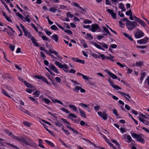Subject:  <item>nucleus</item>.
Returning <instances> with one entry per match:
<instances>
[{"label": "nucleus", "instance_id": "1", "mask_svg": "<svg viewBox=\"0 0 149 149\" xmlns=\"http://www.w3.org/2000/svg\"><path fill=\"white\" fill-rule=\"evenodd\" d=\"M126 25L128 29L130 30H132L136 27L139 25L135 21H128V22L126 24Z\"/></svg>", "mask_w": 149, "mask_h": 149}, {"label": "nucleus", "instance_id": "2", "mask_svg": "<svg viewBox=\"0 0 149 149\" xmlns=\"http://www.w3.org/2000/svg\"><path fill=\"white\" fill-rule=\"evenodd\" d=\"M55 64L60 68H63V71L67 72H68V67L66 64H62L58 61H55Z\"/></svg>", "mask_w": 149, "mask_h": 149}, {"label": "nucleus", "instance_id": "3", "mask_svg": "<svg viewBox=\"0 0 149 149\" xmlns=\"http://www.w3.org/2000/svg\"><path fill=\"white\" fill-rule=\"evenodd\" d=\"M25 144L26 145L35 148H37L38 146L37 144L33 141L30 139L26 138Z\"/></svg>", "mask_w": 149, "mask_h": 149}, {"label": "nucleus", "instance_id": "4", "mask_svg": "<svg viewBox=\"0 0 149 149\" xmlns=\"http://www.w3.org/2000/svg\"><path fill=\"white\" fill-rule=\"evenodd\" d=\"M144 33L141 30H138L135 33V36L136 38H139L144 36Z\"/></svg>", "mask_w": 149, "mask_h": 149}, {"label": "nucleus", "instance_id": "5", "mask_svg": "<svg viewBox=\"0 0 149 149\" xmlns=\"http://www.w3.org/2000/svg\"><path fill=\"white\" fill-rule=\"evenodd\" d=\"M97 114L104 120H106L108 116L105 112L102 113V112L99 111L97 112Z\"/></svg>", "mask_w": 149, "mask_h": 149}, {"label": "nucleus", "instance_id": "6", "mask_svg": "<svg viewBox=\"0 0 149 149\" xmlns=\"http://www.w3.org/2000/svg\"><path fill=\"white\" fill-rule=\"evenodd\" d=\"M143 136L144 137V136L142 134H138L136 139V140L137 141L140 142L142 143H144V140L143 138Z\"/></svg>", "mask_w": 149, "mask_h": 149}, {"label": "nucleus", "instance_id": "7", "mask_svg": "<svg viewBox=\"0 0 149 149\" xmlns=\"http://www.w3.org/2000/svg\"><path fill=\"white\" fill-rule=\"evenodd\" d=\"M149 38L147 37H145L144 38L139 40L137 41V42L140 44H145L147 42V40Z\"/></svg>", "mask_w": 149, "mask_h": 149}, {"label": "nucleus", "instance_id": "8", "mask_svg": "<svg viewBox=\"0 0 149 149\" xmlns=\"http://www.w3.org/2000/svg\"><path fill=\"white\" fill-rule=\"evenodd\" d=\"M49 51L51 53L54 54L58 58L60 59H62V58L61 56L58 54V52L54 50L53 49V50H52L50 48L49 49Z\"/></svg>", "mask_w": 149, "mask_h": 149}, {"label": "nucleus", "instance_id": "9", "mask_svg": "<svg viewBox=\"0 0 149 149\" xmlns=\"http://www.w3.org/2000/svg\"><path fill=\"white\" fill-rule=\"evenodd\" d=\"M100 29V28L97 24H94L91 25V30L93 32H94L97 29Z\"/></svg>", "mask_w": 149, "mask_h": 149}, {"label": "nucleus", "instance_id": "10", "mask_svg": "<svg viewBox=\"0 0 149 149\" xmlns=\"http://www.w3.org/2000/svg\"><path fill=\"white\" fill-rule=\"evenodd\" d=\"M107 11L111 15L113 19H115L116 18V14L113 12V10L109 9L107 10Z\"/></svg>", "mask_w": 149, "mask_h": 149}, {"label": "nucleus", "instance_id": "11", "mask_svg": "<svg viewBox=\"0 0 149 149\" xmlns=\"http://www.w3.org/2000/svg\"><path fill=\"white\" fill-rule=\"evenodd\" d=\"M26 137H20L18 138V140L19 142L21 143L22 144L25 143L26 142Z\"/></svg>", "mask_w": 149, "mask_h": 149}, {"label": "nucleus", "instance_id": "12", "mask_svg": "<svg viewBox=\"0 0 149 149\" xmlns=\"http://www.w3.org/2000/svg\"><path fill=\"white\" fill-rule=\"evenodd\" d=\"M69 107L75 111L76 113H78L79 112L78 110L77 107L74 105L72 104H70L69 105Z\"/></svg>", "mask_w": 149, "mask_h": 149}, {"label": "nucleus", "instance_id": "13", "mask_svg": "<svg viewBox=\"0 0 149 149\" xmlns=\"http://www.w3.org/2000/svg\"><path fill=\"white\" fill-rule=\"evenodd\" d=\"M49 67L51 70L54 71L56 73H59L57 69L56 68L55 66L53 65L52 64H51L49 65Z\"/></svg>", "mask_w": 149, "mask_h": 149}, {"label": "nucleus", "instance_id": "14", "mask_svg": "<svg viewBox=\"0 0 149 149\" xmlns=\"http://www.w3.org/2000/svg\"><path fill=\"white\" fill-rule=\"evenodd\" d=\"M72 59L77 62L81 63L82 64H84L85 63L84 61L78 59L77 58H72Z\"/></svg>", "mask_w": 149, "mask_h": 149}, {"label": "nucleus", "instance_id": "15", "mask_svg": "<svg viewBox=\"0 0 149 149\" xmlns=\"http://www.w3.org/2000/svg\"><path fill=\"white\" fill-rule=\"evenodd\" d=\"M107 73L113 79H117V77L115 74L109 71H107Z\"/></svg>", "mask_w": 149, "mask_h": 149}, {"label": "nucleus", "instance_id": "16", "mask_svg": "<svg viewBox=\"0 0 149 149\" xmlns=\"http://www.w3.org/2000/svg\"><path fill=\"white\" fill-rule=\"evenodd\" d=\"M51 38L53 39L56 42L58 41V35L56 34H54L51 36Z\"/></svg>", "mask_w": 149, "mask_h": 149}, {"label": "nucleus", "instance_id": "17", "mask_svg": "<svg viewBox=\"0 0 149 149\" xmlns=\"http://www.w3.org/2000/svg\"><path fill=\"white\" fill-rule=\"evenodd\" d=\"M92 44L93 45H94L95 47H96L97 48L102 50H104V49L102 48L101 46L98 44H97L96 43L93 42H92Z\"/></svg>", "mask_w": 149, "mask_h": 149}, {"label": "nucleus", "instance_id": "18", "mask_svg": "<svg viewBox=\"0 0 149 149\" xmlns=\"http://www.w3.org/2000/svg\"><path fill=\"white\" fill-rule=\"evenodd\" d=\"M79 110L81 116L84 118H86V115L84 111L79 108Z\"/></svg>", "mask_w": 149, "mask_h": 149}, {"label": "nucleus", "instance_id": "19", "mask_svg": "<svg viewBox=\"0 0 149 149\" xmlns=\"http://www.w3.org/2000/svg\"><path fill=\"white\" fill-rule=\"evenodd\" d=\"M119 5V8L122 10V12L125 11L126 10V9L125 8L123 3H120Z\"/></svg>", "mask_w": 149, "mask_h": 149}, {"label": "nucleus", "instance_id": "20", "mask_svg": "<svg viewBox=\"0 0 149 149\" xmlns=\"http://www.w3.org/2000/svg\"><path fill=\"white\" fill-rule=\"evenodd\" d=\"M38 141L39 143L38 144V146H39L42 148H44L45 147L42 144V140L41 139H39L38 140Z\"/></svg>", "mask_w": 149, "mask_h": 149}, {"label": "nucleus", "instance_id": "21", "mask_svg": "<svg viewBox=\"0 0 149 149\" xmlns=\"http://www.w3.org/2000/svg\"><path fill=\"white\" fill-rule=\"evenodd\" d=\"M45 142L47 143L49 145L51 146L52 147H55V145L51 141L48 140H46L45 141Z\"/></svg>", "mask_w": 149, "mask_h": 149}, {"label": "nucleus", "instance_id": "22", "mask_svg": "<svg viewBox=\"0 0 149 149\" xmlns=\"http://www.w3.org/2000/svg\"><path fill=\"white\" fill-rule=\"evenodd\" d=\"M123 35L126 38H128L129 40L131 41H133V39L128 34L125 33H123Z\"/></svg>", "mask_w": 149, "mask_h": 149}, {"label": "nucleus", "instance_id": "23", "mask_svg": "<svg viewBox=\"0 0 149 149\" xmlns=\"http://www.w3.org/2000/svg\"><path fill=\"white\" fill-rule=\"evenodd\" d=\"M80 89H81V87L79 86H76L73 89V90L76 92L78 93Z\"/></svg>", "mask_w": 149, "mask_h": 149}, {"label": "nucleus", "instance_id": "24", "mask_svg": "<svg viewBox=\"0 0 149 149\" xmlns=\"http://www.w3.org/2000/svg\"><path fill=\"white\" fill-rule=\"evenodd\" d=\"M5 144L9 146L10 147H13L16 149H19V148L18 147H17L16 146H14L13 144H10L9 143L6 142L5 143Z\"/></svg>", "mask_w": 149, "mask_h": 149}, {"label": "nucleus", "instance_id": "25", "mask_svg": "<svg viewBox=\"0 0 149 149\" xmlns=\"http://www.w3.org/2000/svg\"><path fill=\"white\" fill-rule=\"evenodd\" d=\"M98 43L100 45H101L102 47L105 48V49L108 48V46L107 44H105L104 43H102L100 42H98Z\"/></svg>", "mask_w": 149, "mask_h": 149}, {"label": "nucleus", "instance_id": "26", "mask_svg": "<svg viewBox=\"0 0 149 149\" xmlns=\"http://www.w3.org/2000/svg\"><path fill=\"white\" fill-rule=\"evenodd\" d=\"M56 120L57 121V122H54V123H55V125L56 126H57L58 127H61V126H62L63 125L59 121H58L57 120V119H56Z\"/></svg>", "mask_w": 149, "mask_h": 149}, {"label": "nucleus", "instance_id": "27", "mask_svg": "<svg viewBox=\"0 0 149 149\" xmlns=\"http://www.w3.org/2000/svg\"><path fill=\"white\" fill-rule=\"evenodd\" d=\"M109 56H107L106 58L111 61H114V60L113 59L114 57L112 56L110 54H109Z\"/></svg>", "mask_w": 149, "mask_h": 149}, {"label": "nucleus", "instance_id": "28", "mask_svg": "<svg viewBox=\"0 0 149 149\" xmlns=\"http://www.w3.org/2000/svg\"><path fill=\"white\" fill-rule=\"evenodd\" d=\"M81 44L84 47V48H86L88 46L86 44L84 40H82L81 42Z\"/></svg>", "mask_w": 149, "mask_h": 149}, {"label": "nucleus", "instance_id": "29", "mask_svg": "<svg viewBox=\"0 0 149 149\" xmlns=\"http://www.w3.org/2000/svg\"><path fill=\"white\" fill-rule=\"evenodd\" d=\"M24 83L25 85L28 87V88H32L33 86H32L31 84H29V83L27 82L26 81H24Z\"/></svg>", "mask_w": 149, "mask_h": 149}, {"label": "nucleus", "instance_id": "30", "mask_svg": "<svg viewBox=\"0 0 149 149\" xmlns=\"http://www.w3.org/2000/svg\"><path fill=\"white\" fill-rule=\"evenodd\" d=\"M57 9L54 7H52L49 9V11L53 13L57 11Z\"/></svg>", "mask_w": 149, "mask_h": 149}, {"label": "nucleus", "instance_id": "31", "mask_svg": "<svg viewBox=\"0 0 149 149\" xmlns=\"http://www.w3.org/2000/svg\"><path fill=\"white\" fill-rule=\"evenodd\" d=\"M2 93L4 94V95H6V96L8 97H9L10 98L11 97L9 95H8V93L7 92H6L5 90H2Z\"/></svg>", "mask_w": 149, "mask_h": 149}, {"label": "nucleus", "instance_id": "32", "mask_svg": "<svg viewBox=\"0 0 149 149\" xmlns=\"http://www.w3.org/2000/svg\"><path fill=\"white\" fill-rule=\"evenodd\" d=\"M16 14L19 17V18L21 19H23L24 18V17L23 16L18 12L17 13H16Z\"/></svg>", "mask_w": 149, "mask_h": 149}, {"label": "nucleus", "instance_id": "33", "mask_svg": "<svg viewBox=\"0 0 149 149\" xmlns=\"http://www.w3.org/2000/svg\"><path fill=\"white\" fill-rule=\"evenodd\" d=\"M30 16L29 15H26L25 17V19L26 20V21L28 22V23H30Z\"/></svg>", "mask_w": 149, "mask_h": 149}, {"label": "nucleus", "instance_id": "34", "mask_svg": "<svg viewBox=\"0 0 149 149\" xmlns=\"http://www.w3.org/2000/svg\"><path fill=\"white\" fill-rule=\"evenodd\" d=\"M143 65V63L142 61L136 62V65L139 67Z\"/></svg>", "mask_w": 149, "mask_h": 149}, {"label": "nucleus", "instance_id": "35", "mask_svg": "<svg viewBox=\"0 0 149 149\" xmlns=\"http://www.w3.org/2000/svg\"><path fill=\"white\" fill-rule=\"evenodd\" d=\"M67 17H70V18H72L74 17V15L70 12H68L66 14Z\"/></svg>", "mask_w": 149, "mask_h": 149}, {"label": "nucleus", "instance_id": "36", "mask_svg": "<svg viewBox=\"0 0 149 149\" xmlns=\"http://www.w3.org/2000/svg\"><path fill=\"white\" fill-rule=\"evenodd\" d=\"M143 26L145 27L146 25V23L140 19L138 21Z\"/></svg>", "mask_w": 149, "mask_h": 149}, {"label": "nucleus", "instance_id": "37", "mask_svg": "<svg viewBox=\"0 0 149 149\" xmlns=\"http://www.w3.org/2000/svg\"><path fill=\"white\" fill-rule=\"evenodd\" d=\"M61 109L67 113H70V112L69 111L64 108H62Z\"/></svg>", "mask_w": 149, "mask_h": 149}, {"label": "nucleus", "instance_id": "38", "mask_svg": "<svg viewBox=\"0 0 149 149\" xmlns=\"http://www.w3.org/2000/svg\"><path fill=\"white\" fill-rule=\"evenodd\" d=\"M44 31L45 32L46 34L48 36H49L52 34V32L50 31H48V29H45Z\"/></svg>", "mask_w": 149, "mask_h": 149}, {"label": "nucleus", "instance_id": "39", "mask_svg": "<svg viewBox=\"0 0 149 149\" xmlns=\"http://www.w3.org/2000/svg\"><path fill=\"white\" fill-rule=\"evenodd\" d=\"M61 119L62 120L63 123H65L68 125H70V123L68 122L66 119L63 118H61Z\"/></svg>", "mask_w": 149, "mask_h": 149}, {"label": "nucleus", "instance_id": "40", "mask_svg": "<svg viewBox=\"0 0 149 149\" xmlns=\"http://www.w3.org/2000/svg\"><path fill=\"white\" fill-rule=\"evenodd\" d=\"M91 55L94 57L96 58H100V55H99L97 54H91Z\"/></svg>", "mask_w": 149, "mask_h": 149}, {"label": "nucleus", "instance_id": "41", "mask_svg": "<svg viewBox=\"0 0 149 149\" xmlns=\"http://www.w3.org/2000/svg\"><path fill=\"white\" fill-rule=\"evenodd\" d=\"M51 28L53 30H58V28L55 25H53L51 27Z\"/></svg>", "mask_w": 149, "mask_h": 149}, {"label": "nucleus", "instance_id": "42", "mask_svg": "<svg viewBox=\"0 0 149 149\" xmlns=\"http://www.w3.org/2000/svg\"><path fill=\"white\" fill-rule=\"evenodd\" d=\"M82 77L84 79L86 80H89V79H92L91 78L89 77L88 76H86L84 75H83Z\"/></svg>", "mask_w": 149, "mask_h": 149}, {"label": "nucleus", "instance_id": "43", "mask_svg": "<svg viewBox=\"0 0 149 149\" xmlns=\"http://www.w3.org/2000/svg\"><path fill=\"white\" fill-rule=\"evenodd\" d=\"M65 32H66L69 35H71L72 34V32L70 30H64Z\"/></svg>", "mask_w": 149, "mask_h": 149}, {"label": "nucleus", "instance_id": "44", "mask_svg": "<svg viewBox=\"0 0 149 149\" xmlns=\"http://www.w3.org/2000/svg\"><path fill=\"white\" fill-rule=\"evenodd\" d=\"M40 92L39 91H35L33 93L34 95L35 96V97H38L39 95V93Z\"/></svg>", "mask_w": 149, "mask_h": 149}, {"label": "nucleus", "instance_id": "45", "mask_svg": "<svg viewBox=\"0 0 149 149\" xmlns=\"http://www.w3.org/2000/svg\"><path fill=\"white\" fill-rule=\"evenodd\" d=\"M138 134H137L136 133H131V135L132 136L136 139L138 135Z\"/></svg>", "mask_w": 149, "mask_h": 149}, {"label": "nucleus", "instance_id": "46", "mask_svg": "<svg viewBox=\"0 0 149 149\" xmlns=\"http://www.w3.org/2000/svg\"><path fill=\"white\" fill-rule=\"evenodd\" d=\"M103 29L107 33H108L109 35H111V33H110L109 31V30L105 27H103Z\"/></svg>", "mask_w": 149, "mask_h": 149}, {"label": "nucleus", "instance_id": "47", "mask_svg": "<svg viewBox=\"0 0 149 149\" xmlns=\"http://www.w3.org/2000/svg\"><path fill=\"white\" fill-rule=\"evenodd\" d=\"M99 54H100V57H101L102 60H104L105 58H106L107 56H105L104 54L100 53H99Z\"/></svg>", "mask_w": 149, "mask_h": 149}, {"label": "nucleus", "instance_id": "48", "mask_svg": "<svg viewBox=\"0 0 149 149\" xmlns=\"http://www.w3.org/2000/svg\"><path fill=\"white\" fill-rule=\"evenodd\" d=\"M118 93H120L121 95L123 96H125V95L127 96L128 97L129 94L127 93H125L123 92H120L119 91H118Z\"/></svg>", "mask_w": 149, "mask_h": 149}, {"label": "nucleus", "instance_id": "49", "mask_svg": "<svg viewBox=\"0 0 149 149\" xmlns=\"http://www.w3.org/2000/svg\"><path fill=\"white\" fill-rule=\"evenodd\" d=\"M79 105L81 106L82 107L84 108L87 107L88 106L87 104L83 103H81L79 104Z\"/></svg>", "mask_w": 149, "mask_h": 149}, {"label": "nucleus", "instance_id": "50", "mask_svg": "<svg viewBox=\"0 0 149 149\" xmlns=\"http://www.w3.org/2000/svg\"><path fill=\"white\" fill-rule=\"evenodd\" d=\"M127 138L129 141L128 143H130L132 141V139L130 135H128L127 136Z\"/></svg>", "mask_w": 149, "mask_h": 149}, {"label": "nucleus", "instance_id": "51", "mask_svg": "<svg viewBox=\"0 0 149 149\" xmlns=\"http://www.w3.org/2000/svg\"><path fill=\"white\" fill-rule=\"evenodd\" d=\"M29 98L32 101L34 102L35 103H37L38 102L37 101L35 100V99L33 97H29Z\"/></svg>", "mask_w": 149, "mask_h": 149}, {"label": "nucleus", "instance_id": "52", "mask_svg": "<svg viewBox=\"0 0 149 149\" xmlns=\"http://www.w3.org/2000/svg\"><path fill=\"white\" fill-rule=\"evenodd\" d=\"M84 23L85 24H90L91 23V22L89 19H85L84 21Z\"/></svg>", "mask_w": 149, "mask_h": 149}, {"label": "nucleus", "instance_id": "53", "mask_svg": "<svg viewBox=\"0 0 149 149\" xmlns=\"http://www.w3.org/2000/svg\"><path fill=\"white\" fill-rule=\"evenodd\" d=\"M31 26L33 28L35 29V30H36V32H38V30L37 27H36V26L34 24H33V23H31Z\"/></svg>", "mask_w": 149, "mask_h": 149}, {"label": "nucleus", "instance_id": "54", "mask_svg": "<svg viewBox=\"0 0 149 149\" xmlns=\"http://www.w3.org/2000/svg\"><path fill=\"white\" fill-rule=\"evenodd\" d=\"M11 137H12L13 139H15L16 140H18V138L17 137L14 135L12 133L11 134V135H10Z\"/></svg>", "mask_w": 149, "mask_h": 149}, {"label": "nucleus", "instance_id": "55", "mask_svg": "<svg viewBox=\"0 0 149 149\" xmlns=\"http://www.w3.org/2000/svg\"><path fill=\"white\" fill-rule=\"evenodd\" d=\"M56 81L58 83H60L61 81V79L58 77H56L55 78Z\"/></svg>", "mask_w": 149, "mask_h": 149}, {"label": "nucleus", "instance_id": "56", "mask_svg": "<svg viewBox=\"0 0 149 149\" xmlns=\"http://www.w3.org/2000/svg\"><path fill=\"white\" fill-rule=\"evenodd\" d=\"M108 81L110 84V85L113 88V86H115V85H114V83L111 81L110 78H109V79Z\"/></svg>", "mask_w": 149, "mask_h": 149}, {"label": "nucleus", "instance_id": "57", "mask_svg": "<svg viewBox=\"0 0 149 149\" xmlns=\"http://www.w3.org/2000/svg\"><path fill=\"white\" fill-rule=\"evenodd\" d=\"M128 97L127 96L125 95V96H124L125 97L126 99V100H127L128 101H130L131 100V97L130 95L129 94Z\"/></svg>", "mask_w": 149, "mask_h": 149}, {"label": "nucleus", "instance_id": "58", "mask_svg": "<svg viewBox=\"0 0 149 149\" xmlns=\"http://www.w3.org/2000/svg\"><path fill=\"white\" fill-rule=\"evenodd\" d=\"M23 124L24 125H25L28 127H30L31 125L27 121H24L23 123Z\"/></svg>", "mask_w": 149, "mask_h": 149}, {"label": "nucleus", "instance_id": "59", "mask_svg": "<svg viewBox=\"0 0 149 149\" xmlns=\"http://www.w3.org/2000/svg\"><path fill=\"white\" fill-rule=\"evenodd\" d=\"M113 88L116 90L121 89V88L117 85H115V86H113Z\"/></svg>", "mask_w": 149, "mask_h": 149}, {"label": "nucleus", "instance_id": "60", "mask_svg": "<svg viewBox=\"0 0 149 149\" xmlns=\"http://www.w3.org/2000/svg\"><path fill=\"white\" fill-rule=\"evenodd\" d=\"M136 47L137 48H140L141 49H143L147 47L146 46H139V45H137L136 46Z\"/></svg>", "mask_w": 149, "mask_h": 149}, {"label": "nucleus", "instance_id": "61", "mask_svg": "<svg viewBox=\"0 0 149 149\" xmlns=\"http://www.w3.org/2000/svg\"><path fill=\"white\" fill-rule=\"evenodd\" d=\"M35 77L41 80L42 79V78L43 77V76H39V75H35Z\"/></svg>", "mask_w": 149, "mask_h": 149}, {"label": "nucleus", "instance_id": "62", "mask_svg": "<svg viewBox=\"0 0 149 149\" xmlns=\"http://www.w3.org/2000/svg\"><path fill=\"white\" fill-rule=\"evenodd\" d=\"M64 27H65L66 28L68 29H70V27L68 24L66 23H64Z\"/></svg>", "mask_w": 149, "mask_h": 149}, {"label": "nucleus", "instance_id": "63", "mask_svg": "<svg viewBox=\"0 0 149 149\" xmlns=\"http://www.w3.org/2000/svg\"><path fill=\"white\" fill-rule=\"evenodd\" d=\"M113 113L116 116H118V113L117 110L115 109H113Z\"/></svg>", "mask_w": 149, "mask_h": 149}, {"label": "nucleus", "instance_id": "64", "mask_svg": "<svg viewBox=\"0 0 149 149\" xmlns=\"http://www.w3.org/2000/svg\"><path fill=\"white\" fill-rule=\"evenodd\" d=\"M132 14L131 10H129L127 11L126 13V14L127 15H131Z\"/></svg>", "mask_w": 149, "mask_h": 149}]
</instances>
